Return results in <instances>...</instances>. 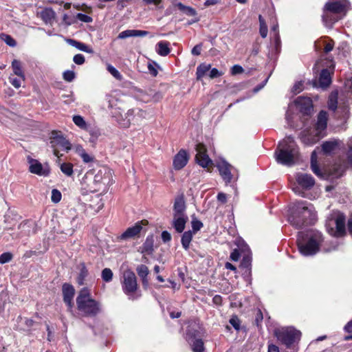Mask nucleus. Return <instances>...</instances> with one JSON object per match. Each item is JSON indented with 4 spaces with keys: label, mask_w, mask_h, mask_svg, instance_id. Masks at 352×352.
<instances>
[{
    "label": "nucleus",
    "mask_w": 352,
    "mask_h": 352,
    "mask_svg": "<svg viewBox=\"0 0 352 352\" xmlns=\"http://www.w3.org/2000/svg\"><path fill=\"white\" fill-rule=\"evenodd\" d=\"M161 236L164 243L169 242L171 240V235L168 231H163Z\"/></svg>",
    "instance_id": "64"
},
{
    "label": "nucleus",
    "mask_w": 352,
    "mask_h": 352,
    "mask_svg": "<svg viewBox=\"0 0 352 352\" xmlns=\"http://www.w3.org/2000/svg\"><path fill=\"white\" fill-rule=\"evenodd\" d=\"M0 39L4 41L10 47H15L16 45V41L11 36L7 34L1 33Z\"/></svg>",
    "instance_id": "43"
},
{
    "label": "nucleus",
    "mask_w": 352,
    "mask_h": 352,
    "mask_svg": "<svg viewBox=\"0 0 352 352\" xmlns=\"http://www.w3.org/2000/svg\"><path fill=\"white\" fill-rule=\"evenodd\" d=\"M197 154L195 160L199 165L206 168L212 164V160L207 154V150L204 144L199 143L196 145Z\"/></svg>",
    "instance_id": "17"
},
{
    "label": "nucleus",
    "mask_w": 352,
    "mask_h": 352,
    "mask_svg": "<svg viewBox=\"0 0 352 352\" xmlns=\"http://www.w3.org/2000/svg\"><path fill=\"white\" fill-rule=\"evenodd\" d=\"M29 163V170L31 173L38 175L39 176L47 177L50 175V168L47 164H41L37 160L30 157L28 158Z\"/></svg>",
    "instance_id": "15"
},
{
    "label": "nucleus",
    "mask_w": 352,
    "mask_h": 352,
    "mask_svg": "<svg viewBox=\"0 0 352 352\" xmlns=\"http://www.w3.org/2000/svg\"><path fill=\"white\" fill-rule=\"evenodd\" d=\"M12 69L14 75L22 78H25L21 63L19 60L15 59L12 62Z\"/></svg>",
    "instance_id": "35"
},
{
    "label": "nucleus",
    "mask_w": 352,
    "mask_h": 352,
    "mask_svg": "<svg viewBox=\"0 0 352 352\" xmlns=\"http://www.w3.org/2000/svg\"><path fill=\"white\" fill-rule=\"evenodd\" d=\"M107 102L109 103L108 107L111 109V114L113 118H116L117 122L124 128H127L130 126L131 122H134L135 120V108L129 109L124 114V116L122 114L120 111V108H114L116 106V102L117 100L111 96L107 97Z\"/></svg>",
    "instance_id": "7"
},
{
    "label": "nucleus",
    "mask_w": 352,
    "mask_h": 352,
    "mask_svg": "<svg viewBox=\"0 0 352 352\" xmlns=\"http://www.w3.org/2000/svg\"><path fill=\"white\" fill-rule=\"evenodd\" d=\"M74 123L78 126L80 129L87 130L88 129V124L85 119L79 115H75L72 118Z\"/></svg>",
    "instance_id": "41"
},
{
    "label": "nucleus",
    "mask_w": 352,
    "mask_h": 352,
    "mask_svg": "<svg viewBox=\"0 0 352 352\" xmlns=\"http://www.w3.org/2000/svg\"><path fill=\"white\" fill-rule=\"evenodd\" d=\"M230 323L232 326L236 330H239L240 328V321L236 316H233L230 320Z\"/></svg>",
    "instance_id": "60"
},
{
    "label": "nucleus",
    "mask_w": 352,
    "mask_h": 352,
    "mask_svg": "<svg viewBox=\"0 0 352 352\" xmlns=\"http://www.w3.org/2000/svg\"><path fill=\"white\" fill-rule=\"evenodd\" d=\"M188 343L191 345L193 352H203L204 350V342L201 339H192V337L187 333L186 338Z\"/></svg>",
    "instance_id": "25"
},
{
    "label": "nucleus",
    "mask_w": 352,
    "mask_h": 352,
    "mask_svg": "<svg viewBox=\"0 0 352 352\" xmlns=\"http://www.w3.org/2000/svg\"><path fill=\"white\" fill-rule=\"evenodd\" d=\"M217 167L221 177L226 184L236 180L238 177L236 169L224 160L217 162Z\"/></svg>",
    "instance_id": "12"
},
{
    "label": "nucleus",
    "mask_w": 352,
    "mask_h": 352,
    "mask_svg": "<svg viewBox=\"0 0 352 352\" xmlns=\"http://www.w3.org/2000/svg\"><path fill=\"white\" fill-rule=\"evenodd\" d=\"M274 335L282 344L289 348L300 340L301 333L293 327H285L276 329Z\"/></svg>",
    "instance_id": "9"
},
{
    "label": "nucleus",
    "mask_w": 352,
    "mask_h": 352,
    "mask_svg": "<svg viewBox=\"0 0 352 352\" xmlns=\"http://www.w3.org/2000/svg\"><path fill=\"white\" fill-rule=\"evenodd\" d=\"M193 232L191 230H188L186 232H183L181 239V243L183 248L185 250H188L190 248V244L193 238Z\"/></svg>",
    "instance_id": "31"
},
{
    "label": "nucleus",
    "mask_w": 352,
    "mask_h": 352,
    "mask_svg": "<svg viewBox=\"0 0 352 352\" xmlns=\"http://www.w3.org/2000/svg\"><path fill=\"white\" fill-rule=\"evenodd\" d=\"M78 310L84 316L94 317L101 311L99 302L91 297L90 291L87 287H83L76 298Z\"/></svg>",
    "instance_id": "6"
},
{
    "label": "nucleus",
    "mask_w": 352,
    "mask_h": 352,
    "mask_svg": "<svg viewBox=\"0 0 352 352\" xmlns=\"http://www.w3.org/2000/svg\"><path fill=\"white\" fill-rule=\"evenodd\" d=\"M347 0H329L323 8L322 21L326 27H331L341 16L345 15L349 7Z\"/></svg>",
    "instance_id": "5"
},
{
    "label": "nucleus",
    "mask_w": 352,
    "mask_h": 352,
    "mask_svg": "<svg viewBox=\"0 0 352 352\" xmlns=\"http://www.w3.org/2000/svg\"><path fill=\"white\" fill-rule=\"evenodd\" d=\"M142 230V221H138L134 226L128 228L118 239L120 240H128L138 236Z\"/></svg>",
    "instance_id": "18"
},
{
    "label": "nucleus",
    "mask_w": 352,
    "mask_h": 352,
    "mask_svg": "<svg viewBox=\"0 0 352 352\" xmlns=\"http://www.w3.org/2000/svg\"><path fill=\"white\" fill-rule=\"evenodd\" d=\"M79 272L78 274L76 281L79 285H83L86 278L88 276L89 272L85 263H80L78 265Z\"/></svg>",
    "instance_id": "29"
},
{
    "label": "nucleus",
    "mask_w": 352,
    "mask_h": 352,
    "mask_svg": "<svg viewBox=\"0 0 352 352\" xmlns=\"http://www.w3.org/2000/svg\"><path fill=\"white\" fill-rule=\"evenodd\" d=\"M210 64L202 63L199 65L197 68L196 75L198 80L203 78L206 74L210 69Z\"/></svg>",
    "instance_id": "38"
},
{
    "label": "nucleus",
    "mask_w": 352,
    "mask_h": 352,
    "mask_svg": "<svg viewBox=\"0 0 352 352\" xmlns=\"http://www.w3.org/2000/svg\"><path fill=\"white\" fill-rule=\"evenodd\" d=\"M304 89V82L302 81H298L294 84L292 89V93L294 94H299Z\"/></svg>",
    "instance_id": "54"
},
{
    "label": "nucleus",
    "mask_w": 352,
    "mask_h": 352,
    "mask_svg": "<svg viewBox=\"0 0 352 352\" xmlns=\"http://www.w3.org/2000/svg\"><path fill=\"white\" fill-rule=\"evenodd\" d=\"M12 258V254L10 252H4L0 255V263L5 264L10 262Z\"/></svg>",
    "instance_id": "56"
},
{
    "label": "nucleus",
    "mask_w": 352,
    "mask_h": 352,
    "mask_svg": "<svg viewBox=\"0 0 352 352\" xmlns=\"http://www.w3.org/2000/svg\"><path fill=\"white\" fill-rule=\"evenodd\" d=\"M121 283L124 293L129 296V299H135L134 294L138 289V283L135 273L131 270L124 271Z\"/></svg>",
    "instance_id": "11"
},
{
    "label": "nucleus",
    "mask_w": 352,
    "mask_h": 352,
    "mask_svg": "<svg viewBox=\"0 0 352 352\" xmlns=\"http://www.w3.org/2000/svg\"><path fill=\"white\" fill-rule=\"evenodd\" d=\"M346 168V163L343 162L342 164H335L331 170H330V174L333 177H341Z\"/></svg>",
    "instance_id": "34"
},
{
    "label": "nucleus",
    "mask_w": 352,
    "mask_h": 352,
    "mask_svg": "<svg viewBox=\"0 0 352 352\" xmlns=\"http://www.w3.org/2000/svg\"><path fill=\"white\" fill-rule=\"evenodd\" d=\"M349 148L347 153L348 163L352 166V138L349 141Z\"/></svg>",
    "instance_id": "61"
},
{
    "label": "nucleus",
    "mask_w": 352,
    "mask_h": 352,
    "mask_svg": "<svg viewBox=\"0 0 352 352\" xmlns=\"http://www.w3.org/2000/svg\"><path fill=\"white\" fill-rule=\"evenodd\" d=\"M243 69L239 65H235L232 67V74L236 75L243 73Z\"/></svg>",
    "instance_id": "63"
},
{
    "label": "nucleus",
    "mask_w": 352,
    "mask_h": 352,
    "mask_svg": "<svg viewBox=\"0 0 352 352\" xmlns=\"http://www.w3.org/2000/svg\"><path fill=\"white\" fill-rule=\"evenodd\" d=\"M74 294L75 289L72 285L67 283H65L63 285V300L69 309H71L73 307L72 300L74 296Z\"/></svg>",
    "instance_id": "20"
},
{
    "label": "nucleus",
    "mask_w": 352,
    "mask_h": 352,
    "mask_svg": "<svg viewBox=\"0 0 352 352\" xmlns=\"http://www.w3.org/2000/svg\"><path fill=\"white\" fill-rule=\"evenodd\" d=\"M321 44L324 46V52L325 53H329L332 51L334 47V41L332 39H329V42H327L324 39L316 42V47H320Z\"/></svg>",
    "instance_id": "40"
},
{
    "label": "nucleus",
    "mask_w": 352,
    "mask_h": 352,
    "mask_svg": "<svg viewBox=\"0 0 352 352\" xmlns=\"http://www.w3.org/2000/svg\"><path fill=\"white\" fill-rule=\"evenodd\" d=\"M74 62L77 65H82L85 61V56L81 54H76L73 58Z\"/></svg>",
    "instance_id": "58"
},
{
    "label": "nucleus",
    "mask_w": 352,
    "mask_h": 352,
    "mask_svg": "<svg viewBox=\"0 0 352 352\" xmlns=\"http://www.w3.org/2000/svg\"><path fill=\"white\" fill-rule=\"evenodd\" d=\"M175 6L178 8L179 10L183 12L188 16H195L197 15V11L192 7L187 6L183 3L179 2L175 4Z\"/></svg>",
    "instance_id": "37"
},
{
    "label": "nucleus",
    "mask_w": 352,
    "mask_h": 352,
    "mask_svg": "<svg viewBox=\"0 0 352 352\" xmlns=\"http://www.w3.org/2000/svg\"><path fill=\"white\" fill-rule=\"evenodd\" d=\"M62 195L59 190L53 189L52 191L51 199L54 203H58L61 199Z\"/></svg>",
    "instance_id": "55"
},
{
    "label": "nucleus",
    "mask_w": 352,
    "mask_h": 352,
    "mask_svg": "<svg viewBox=\"0 0 352 352\" xmlns=\"http://www.w3.org/2000/svg\"><path fill=\"white\" fill-rule=\"evenodd\" d=\"M338 104V93L332 92L329 96L328 100V107L329 109L335 111Z\"/></svg>",
    "instance_id": "42"
},
{
    "label": "nucleus",
    "mask_w": 352,
    "mask_h": 352,
    "mask_svg": "<svg viewBox=\"0 0 352 352\" xmlns=\"http://www.w3.org/2000/svg\"><path fill=\"white\" fill-rule=\"evenodd\" d=\"M189 155L184 149H181L174 157L173 165L175 170L183 168L188 163Z\"/></svg>",
    "instance_id": "19"
},
{
    "label": "nucleus",
    "mask_w": 352,
    "mask_h": 352,
    "mask_svg": "<svg viewBox=\"0 0 352 352\" xmlns=\"http://www.w3.org/2000/svg\"><path fill=\"white\" fill-rule=\"evenodd\" d=\"M186 202L183 195H179L175 199L173 215L184 216L186 213Z\"/></svg>",
    "instance_id": "21"
},
{
    "label": "nucleus",
    "mask_w": 352,
    "mask_h": 352,
    "mask_svg": "<svg viewBox=\"0 0 352 352\" xmlns=\"http://www.w3.org/2000/svg\"><path fill=\"white\" fill-rule=\"evenodd\" d=\"M338 146V142L336 140L333 141H326L322 144V151L325 155H329L333 153Z\"/></svg>",
    "instance_id": "32"
},
{
    "label": "nucleus",
    "mask_w": 352,
    "mask_h": 352,
    "mask_svg": "<svg viewBox=\"0 0 352 352\" xmlns=\"http://www.w3.org/2000/svg\"><path fill=\"white\" fill-rule=\"evenodd\" d=\"M296 185L292 188L293 191L298 195L311 199L312 195L307 193L315 184L314 177L307 173H297L296 175Z\"/></svg>",
    "instance_id": "8"
},
{
    "label": "nucleus",
    "mask_w": 352,
    "mask_h": 352,
    "mask_svg": "<svg viewBox=\"0 0 352 352\" xmlns=\"http://www.w3.org/2000/svg\"><path fill=\"white\" fill-rule=\"evenodd\" d=\"M241 256V253L237 249H234L230 254V259L233 261H237Z\"/></svg>",
    "instance_id": "62"
},
{
    "label": "nucleus",
    "mask_w": 352,
    "mask_h": 352,
    "mask_svg": "<svg viewBox=\"0 0 352 352\" xmlns=\"http://www.w3.org/2000/svg\"><path fill=\"white\" fill-rule=\"evenodd\" d=\"M296 109L302 115H309L313 111L312 100L310 98L299 96L294 102Z\"/></svg>",
    "instance_id": "16"
},
{
    "label": "nucleus",
    "mask_w": 352,
    "mask_h": 352,
    "mask_svg": "<svg viewBox=\"0 0 352 352\" xmlns=\"http://www.w3.org/2000/svg\"><path fill=\"white\" fill-rule=\"evenodd\" d=\"M80 157L85 163L92 162L94 160V157L87 152L84 153Z\"/></svg>",
    "instance_id": "59"
},
{
    "label": "nucleus",
    "mask_w": 352,
    "mask_h": 352,
    "mask_svg": "<svg viewBox=\"0 0 352 352\" xmlns=\"http://www.w3.org/2000/svg\"><path fill=\"white\" fill-rule=\"evenodd\" d=\"M38 14L46 24L51 23L56 16L55 12L50 8L43 9L38 13Z\"/></svg>",
    "instance_id": "26"
},
{
    "label": "nucleus",
    "mask_w": 352,
    "mask_h": 352,
    "mask_svg": "<svg viewBox=\"0 0 352 352\" xmlns=\"http://www.w3.org/2000/svg\"><path fill=\"white\" fill-rule=\"evenodd\" d=\"M344 89L347 94V96L352 99V78L348 79L344 83Z\"/></svg>",
    "instance_id": "53"
},
{
    "label": "nucleus",
    "mask_w": 352,
    "mask_h": 352,
    "mask_svg": "<svg viewBox=\"0 0 352 352\" xmlns=\"http://www.w3.org/2000/svg\"><path fill=\"white\" fill-rule=\"evenodd\" d=\"M288 221L296 229L314 224L316 221V214L312 204L303 201L294 203L290 208Z\"/></svg>",
    "instance_id": "2"
},
{
    "label": "nucleus",
    "mask_w": 352,
    "mask_h": 352,
    "mask_svg": "<svg viewBox=\"0 0 352 352\" xmlns=\"http://www.w3.org/2000/svg\"><path fill=\"white\" fill-rule=\"evenodd\" d=\"M61 171L67 176H72L73 174V165L71 163H63L60 165Z\"/></svg>",
    "instance_id": "45"
},
{
    "label": "nucleus",
    "mask_w": 352,
    "mask_h": 352,
    "mask_svg": "<svg viewBox=\"0 0 352 352\" xmlns=\"http://www.w3.org/2000/svg\"><path fill=\"white\" fill-rule=\"evenodd\" d=\"M21 236H30L36 233L37 226L34 221H27L19 226Z\"/></svg>",
    "instance_id": "22"
},
{
    "label": "nucleus",
    "mask_w": 352,
    "mask_h": 352,
    "mask_svg": "<svg viewBox=\"0 0 352 352\" xmlns=\"http://www.w3.org/2000/svg\"><path fill=\"white\" fill-rule=\"evenodd\" d=\"M154 239L153 236H148L141 248V252L151 254L153 252Z\"/></svg>",
    "instance_id": "30"
},
{
    "label": "nucleus",
    "mask_w": 352,
    "mask_h": 352,
    "mask_svg": "<svg viewBox=\"0 0 352 352\" xmlns=\"http://www.w3.org/2000/svg\"><path fill=\"white\" fill-rule=\"evenodd\" d=\"M331 82V77L329 71L327 69H322L319 76V86L322 89H326Z\"/></svg>",
    "instance_id": "24"
},
{
    "label": "nucleus",
    "mask_w": 352,
    "mask_h": 352,
    "mask_svg": "<svg viewBox=\"0 0 352 352\" xmlns=\"http://www.w3.org/2000/svg\"><path fill=\"white\" fill-rule=\"evenodd\" d=\"M107 71L117 80H122V76L119 71L111 65L109 64L107 67Z\"/></svg>",
    "instance_id": "48"
},
{
    "label": "nucleus",
    "mask_w": 352,
    "mask_h": 352,
    "mask_svg": "<svg viewBox=\"0 0 352 352\" xmlns=\"http://www.w3.org/2000/svg\"><path fill=\"white\" fill-rule=\"evenodd\" d=\"M345 216L342 213L333 212L328 218L326 226L331 234L340 236L345 233Z\"/></svg>",
    "instance_id": "10"
},
{
    "label": "nucleus",
    "mask_w": 352,
    "mask_h": 352,
    "mask_svg": "<svg viewBox=\"0 0 352 352\" xmlns=\"http://www.w3.org/2000/svg\"><path fill=\"white\" fill-rule=\"evenodd\" d=\"M135 120H134V122L138 123L140 121H141L142 119L145 118L146 116V111H144L139 108H135Z\"/></svg>",
    "instance_id": "49"
},
{
    "label": "nucleus",
    "mask_w": 352,
    "mask_h": 352,
    "mask_svg": "<svg viewBox=\"0 0 352 352\" xmlns=\"http://www.w3.org/2000/svg\"><path fill=\"white\" fill-rule=\"evenodd\" d=\"M136 271L138 276L142 279V284L147 282V276L149 272L148 267L144 265H140L137 267Z\"/></svg>",
    "instance_id": "39"
},
{
    "label": "nucleus",
    "mask_w": 352,
    "mask_h": 352,
    "mask_svg": "<svg viewBox=\"0 0 352 352\" xmlns=\"http://www.w3.org/2000/svg\"><path fill=\"white\" fill-rule=\"evenodd\" d=\"M258 19H259V23H260V28H259L260 34L263 38H265L267 35V25L261 15H259Z\"/></svg>",
    "instance_id": "44"
},
{
    "label": "nucleus",
    "mask_w": 352,
    "mask_h": 352,
    "mask_svg": "<svg viewBox=\"0 0 352 352\" xmlns=\"http://www.w3.org/2000/svg\"><path fill=\"white\" fill-rule=\"evenodd\" d=\"M102 278L104 282H110L113 278V272L109 268H104L102 271Z\"/></svg>",
    "instance_id": "47"
},
{
    "label": "nucleus",
    "mask_w": 352,
    "mask_h": 352,
    "mask_svg": "<svg viewBox=\"0 0 352 352\" xmlns=\"http://www.w3.org/2000/svg\"><path fill=\"white\" fill-rule=\"evenodd\" d=\"M188 221V215H173L172 226L177 233H182Z\"/></svg>",
    "instance_id": "23"
},
{
    "label": "nucleus",
    "mask_w": 352,
    "mask_h": 352,
    "mask_svg": "<svg viewBox=\"0 0 352 352\" xmlns=\"http://www.w3.org/2000/svg\"><path fill=\"white\" fill-rule=\"evenodd\" d=\"M328 114L325 111H320L313 128L305 129L300 133L301 142L307 146L318 142L326 135Z\"/></svg>",
    "instance_id": "3"
},
{
    "label": "nucleus",
    "mask_w": 352,
    "mask_h": 352,
    "mask_svg": "<svg viewBox=\"0 0 352 352\" xmlns=\"http://www.w3.org/2000/svg\"><path fill=\"white\" fill-rule=\"evenodd\" d=\"M298 154V146L291 136L285 138L280 142L275 152L277 162L288 166L295 164Z\"/></svg>",
    "instance_id": "4"
},
{
    "label": "nucleus",
    "mask_w": 352,
    "mask_h": 352,
    "mask_svg": "<svg viewBox=\"0 0 352 352\" xmlns=\"http://www.w3.org/2000/svg\"><path fill=\"white\" fill-rule=\"evenodd\" d=\"M192 225V232L193 234H195L197 232L200 230L201 228L203 227V223L199 220H197L196 219H193L191 221Z\"/></svg>",
    "instance_id": "51"
},
{
    "label": "nucleus",
    "mask_w": 352,
    "mask_h": 352,
    "mask_svg": "<svg viewBox=\"0 0 352 352\" xmlns=\"http://www.w3.org/2000/svg\"><path fill=\"white\" fill-rule=\"evenodd\" d=\"M25 78L20 77L15 78L12 75L9 77V82L10 84L16 89H19L21 86V82L25 81Z\"/></svg>",
    "instance_id": "46"
},
{
    "label": "nucleus",
    "mask_w": 352,
    "mask_h": 352,
    "mask_svg": "<svg viewBox=\"0 0 352 352\" xmlns=\"http://www.w3.org/2000/svg\"><path fill=\"white\" fill-rule=\"evenodd\" d=\"M169 46V42L161 41L156 44L155 51L159 55L166 56L170 52Z\"/></svg>",
    "instance_id": "27"
},
{
    "label": "nucleus",
    "mask_w": 352,
    "mask_h": 352,
    "mask_svg": "<svg viewBox=\"0 0 352 352\" xmlns=\"http://www.w3.org/2000/svg\"><path fill=\"white\" fill-rule=\"evenodd\" d=\"M50 144L53 148L54 155L58 157L62 155H60L58 148H61L62 150L67 151L72 148L70 142L63 135H58L57 133H52Z\"/></svg>",
    "instance_id": "14"
},
{
    "label": "nucleus",
    "mask_w": 352,
    "mask_h": 352,
    "mask_svg": "<svg viewBox=\"0 0 352 352\" xmlns=\"http://www.w3.org/2000/svg\"><path fill=\"white\" fill-rule=\"evenodd\" d=\"M112 171L108 167L100 168L94 177V184L96 190L101 189L102 186L104 188L111 184Z\"/></svg>",
    "instance_id": "13"
},
{
    "label": "nucleus",
    "mask_w": 352,
    "mask_h": 352,
    "mask_svg": "<svg viewBox=\"0 0 352 352\" xmlns=\"http://www.w3.org/2000/svg\"><path fill=\"white\" fill-rule=\"evenodd\" d=\"M76 18L85 23H91L93 20L91 16L82 13H78Z\"/></svg>",
    "instance_id": "57"
},
{
    "label": "nucleus",
    "mask_w": 352,
    "mask_h": 352,
    "mask_svg": "<svg viewBox=\"0 0 352 352\" xmlns=\"http://www.w3.org/2000/svg\"><path fill=\"white\" fill-rule=\"evenodd\" d=\"M63 79L67 82H72L76 77V74L74 71L66 70L63 74Z\"/></svg>",
    "instance_id": "52"
},
{
    "label": "nucleus",
    "mask_w": 352,
    "mask_h": 352,
    "mask_svg": "<svg viewBox=\"0 0 352 352\" xmlns=\"http://www.w3.org/2000/svg\"><path fill=\"white\" fill-rule=\"evenodd\" d=\"M129 37H135V30L122 31L118 36V38L119 39H124Z\"/></svg>",
    "instance_id": "50"
},
{
    "label": "nucleus",
    "mask_w": 352,
    "mask_h": 352,
    "mask_svg": "<svg viewBox=\"0 0 352 352\" xmlns=\"http://www.w3.org/2000/svg\"><path fill=\"white\" fill-rule=\"evenodd\" d=\"M251 265H252V255L248 250L247 252H244L243 256V259L241 263V267L245 269V272L248 274H250L251 272Z\"/></svg>",
    "instance_id": "28"
},
{
    "label": "nucleus",
    "mask_w": 352,
    "mask_h": 352,
    "mask_svg": "<svg viewBox=\"0 0 352 352\" xmlns=\"http://www.w3.org/2000/svg\"><path fill=\"white\" fill-rule=\"evenodd\" d=\"M299 252L304 256H313L322 250L324 252L336 250L338 245L328 244L324 241L322 233L318 230H309L306 233L299 232L297 238Z\"/></svg>",
    "instance_id": "1"
},
{
    "label": "nucleus",
    "mask_w": 352,
    "mask_h": 352,
    "mask_svg": "<svg viewBox=\"0 0 352 352\" xmlns=\"http://www.w3.org/2000/svg\"><path fill=\"white\" fill-rule=\"evenodd\" d=\"M311 168L312 171L318 177H322V173L318 166L317 163V153L316 149L314 150L311 155Z\"/></svg>",
    "instance_id": "36"
},
{
    "label": "nucleus",
    "mask_w": 352,
    "mask_h": 352,
    "mask_svg": "<svg viewBox=\"0 0 352 352\" xmlns=\"http://www.w3.org/2000/svg\"><path fill=\"white\" fill-rule=\"evenodd\" d=\"M69 43L72 46L75 47L76 48H77L78 50H79L80 51L89 53V54L94 53L93 49L83 43H81V42H79V41H77L75 40H72V39H69Z\"/></svg>",
    "instance_id": "33"
}]
</instances>
